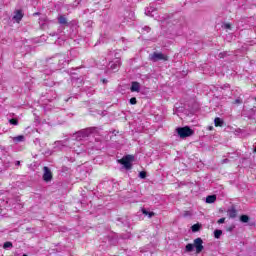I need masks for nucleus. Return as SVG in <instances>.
Wrapping results in <instances>:
<instances>
[{
	"label": "nucleus",
	"mask_w": 256,
	"mask_h": 256,
	"mask_svg": "<svg viewBox=\"0 0 256 256\" xmlns=\"http://www.w3.org/2000/svg\"><path fill=\"white\" fill-rule=\"evenodd\" d=\"M93 131H95V128H86L75 133L74 137L76 141H82V139L89 137V135H91Z\"/></svg>",
	"instance_id": "1"
},
{
	"label": "nucleus",
	"mask_w": 256,
	"mask_h": 256,
	"mask_svg": "<svg viewBox=\"0 0 256 256\" xmlns=\"http://www.w3.org/2000/svg\"><path fill=\"white\" fill-rule=\"evenodd\" d=\"M149 60L153 63H157V61H169V56L161 52H154L149 55Z\"/></svg>",
	"instance_id": "2"
},
{
	"label": "nucleus",
	"mask_w": 256,
	"mask_h": 256,
	"mask_svg": "<svg viewBox=\"0 0 256 256\" xmlns=\"http://www.w3.org/2000/svg\"><path fill=\"white\" fill-rule=\"evenodd\" d=\"M177 134L181 139H185L186 137H191L193 135V130L189 128V126L180 127L176 129Z\"/></svg>",
	"instance_id": "3"
},
{
	"label": "nucleus",
	"mask_w": 256,
	"mask_h": 256,
	"mask_svg": "<svg viewBox=\"0 0 256 256\" xmlns=\"http://www.w3.org/2000/svg\"><path fill=\"white\" fill-rule=\"evenodd\" d=\"M73 56V51H70L67 54H60L58 55V63L59 65H69L71 61V57Z\"/></svg>",
	"instance_id": "4"
},
{
	"label": "nucleus",
	"mask_w": 256,
	"mask_h": 256,
	"mask_svg": "<svg viewBox=\"0 0 256 256\" xmlns=\"http://www.w3.org/2000/svg\"><path fill=\"white\" fill-rule=\"evenodd\" d=\"M135 157L133 155L124 156L122 159L118 160V163L124 165L125 169H131V162L134 161Z\"/></svg>",
	"instance_id": "5"
},
{
	"label": "nucleus",
	"mask_w": 256,
	"mask_h": 256,
	"mask_svg": "<svg viewBox=\"0 0 256 256\" xmlns=\"http://www.w3.org/2000/svg\"><path fill=\"white\" fill-rule=\"evenodd\" d=\"M193 246L196 249V253H201V251L205 249V247L203 246V239L201 238L194 239Z\"/></svg>",
	"instance_id": "6"
},
{
	"label": "nucleus",
	"mask_w": 256,
	"mask_h": 256,
	"mask_svg": "<svg viewBox=\"0 0 256 256\" xmlns=\"http://www.w3.org/2000/svg\"><path fill=\"white\" fill-rule=\"evenodd\" d=\"M43 171H44L43 179L46 183H49V181L53 179V174L51 173V170L47 166H44Z\"/></svg>",
	"instance_id": "7"
},
{
	"label": "nucleus",
	"mask_w": 256,
	"mask_h": 256,
	"mask_svg": "<svg viewBox=\"0 0 256 256\" xmlns=\"http://www.w3.org/2000/svg\"><path fill=\"white\" fill-rule=\"evenodd\" d=\"M130 91L132 93H139L141 91V84H139V82H132Z\"/></svg>",
	"instance_id": "8"
},
{
	"label": "nucleus",
	"mask_w": 256,
	"mask_h": 256,
	"mask_svg": "<svg viewBox=\"0 0 256 256\" xmlns=\"http://www.w3.org/2000/svg\"><path fill=\"white\" fill-rule=\"evenodd\" d=\"M153 13H157V10L153 6L145 9V15H147L148 17H155V14Z\"/></svg>",
	"instance_id": "9"
},
{
	"label": "nucleus",
	"mask_w": 256,
	"mask_h": 256,
	"mask_svg": "<svg viewBox=\"0 0 256 256\" xmlns=\"http://www.w3.org/2000/svg\"><path fill=\"white\" fill-rule=\"evenodd\" d=\"M13 19L16 21V23H20L21 19H23V11L17 10L13 16Z\"/></svg>",
	"instance_id": "10"
},
{
	"label": "nucleus",
	"mask_w": 256,
	"mask_h": 256,
	"mask_svg": "<svg viewBox=\"0 0 256 256\" xmlns=\"http://www.w3.org/2000/svg\"><path fill=\"white\" fill-rule=\"evenodd\" d=\"M230 219H235V217H237V209H235V207H232L230 208L228 211H227Z\"/></svg>",
	"instance_id": "11"
},
{
	"label": "nucleus",
	"mask_w": 256,
	"mask_h": 256,
	"mask_svg": "<svg viewBox=\"0 0 256 256\" xmlns=\"http://www.w3.org/2000/svg\"><path fill=\"white\" fill-rule=\"evenodd\" d=\"M58 23L60 25H66V26H69V22H67V18L63 15L59 16L58 17Z\"/></svg>",
	"instance_id": "12"
},
{
	"label": "nucleus",
	"mask_w": 256,
	"mask_h": 256,
	"mask_svg": "<svg viewBox=\"0 0 256 256\" xmlns=\"http://www.w3.org/2000/svg\"><path fill=\"white\" fill-rule=\"evenodd\" d=\"M12 140L14 141V143H23V141H25V136L19 135V136L13 137Z\"/></svg>",
	"instance_id": "13"
},
{
	"label": "nucleus",
	"mask_w": 256,
	"mask_h": 256,
	"mask_svg": "<svg viewBox=\"0 0 256 256\" xmlns=\"http://www.w3.org/2000/svg\"><path fill=\"white\" fill-rule=\"evenodd\" d=\"M223 119L217 117L214 119V125L215 127H223Z\"/></svg>",
	"instance_id": "14"
},
{
	"label": "nucleus",
	"mask_w": 256,
	"mask_h": 256,
	"mask_svg": "<svg viewBox=\"0 0 256 256\" xmlns=\"http://www.w3.org/2000/svg\"><path fill=\"white\" fill-rule=\"evenodd\" d=\"M217 201V196L215 195H210L206 197V203H215Z\"/></svg>",
	"instance_id": "15"
},
{
	"label": "nucleus",
	"mask_w": 256,
	"mask_h": 256,
	"mask_svg": "<svg viewBox=\"0 0 256 256\" xmlns=\"http://www.w3.org/2000/svg\"><path fill=\"white\" fill-rule=\"evenodd\" d=\"M222 235H223V231H222V230L216 229V230L214 231V237H215V239H220Z\"/></svg>",
	"instance_id": "16"
},
{
	"label": "nucleus",
	"mask_w": 256,
	"mask_h": 256,
	"mask_svg": "<svg viewBox=\"0 0 256 256\" xmlns=\"http://www.w3.org/2000/svg\"><path fill=\"white\" fill-rule=\"evenodd\" d=\"M201 229V224H194L191 227V230L193 233H197V231H199Z\"/></svg>",
	"instance_id": "17"
},
{
	"label": "nucleus",
	"mask_w": 256,
	"mask_h": 256,
	"mask_svg": "<svg viewBox=\"0 0 256 256\" xmlns=\"http://www.w3.org/2000/svg\"><path fill=\"white\" fill-rule=\"evenodd\" d=\"M142 213H143V215H147L149 217V219H151V217L155 216L154 212H149V211H147L145 209H142Z\"/></svg>",
	"instance_id": "18"
},
{
	"label": "nucleus",
	"mask_w": 256,
	"mask_h": 256,
	"mask_svg": "<svg viewBox=\"0 0 256 256\" xmlns=\"http://www.w3.org/2000/svg\"><path fill=\"white\" fill-rule=\"evenodd\" d=\"M241 223H249V216L247 215H241L240 216Z\"/></svg>",
	"instance_id": "19"
},
{
	"label": "nucleus",
	"mask_w": 256,
	"mask_h": 256,
	"mask_svg": "<svg viewBox=\"0 0 256 256\" xmlns=\"http://www.w3.org/2000/svg\"><path fill=\"white\" fill-rule=\"evenodd\" d=\"M193 249H195L193 244H187L185 247L186 253H191L193 251Z\"/></svg>",
	"instance_id": "20"
},
{
	"label": "nucleus",
	"mask_w": 256,
	"mask_h": 256,
	"mask_svg": "<svg viewBox=\"0 0 256 256\" xmlns=\"http://www.w3.org/2000/svg\"><path fill=\"white\" fill-rule=\"evenodd\" d=\"M120 65H121V62L116 61V63L110 64V68H111V69H117V67H119Z\"/></svg>",
	"instance_id": "21"
},
{
	"label": "nucleus",
	"mask_w": 256,
	"mask_h": 256,
	"mask_svg": "<svg viewBox=\"0 0 256 256\" xmlns=\"http://www.w3.org/2000/svg\"><path fill=\"white\" fill-rule=\"evenodd\" d=\"M9 123L11 125H19V120L15 119V118H12L9 120Z\"/></svg>",
	"instance_id": "22"
},
{
	"label": "nucleus",
	"mask_w": 256,
	"mask_h": 256,
	"mask_svg": "<svg viewBox=\"0 0 256 256\" xmlns=\"http://www.w3.org/2000/svg\"><path fill=\"white\" fill-rule=\"evenodd\" d=\"M139 177H140V179H146V178H147V172L141 171V172L139 173Z\"/></svg>",
	"instance_id": "23"
},
{
	"label": "nucleus",
	"mask_w": 256,
	"mask_h": 256,
	"mask_svg": "<svg viewBox=\"0 0 256 256\" xmlns=\"http://www.w3.org/2000/svg\"><path fill=\"white\" fill-rule=\"evenodd\" d=\"M9 247H13V243H11V242H5L4 245H3V248H4V249H9Z\"/></svg>",
	"instance_id": "24"
},
{
	"label": "nucleus",
	"mask_w": 256,
	"mask_h": 256,
	"mask_svg": "<svg viewBox=\"0 0 256 256\" xmlns=\"http://www.w3.org/2000/svg\"><path fill=\"white\" fill-rule=\"evenodd\" d=\"M130 105H137V98L132 97V98L130 99Z\"/></svg>",
	"instance_id": "25"
},
{
	"label": "nucleus",
	"mask_w": 256,
	"mask_h": 256,
	"mask_svg": "<svg viewBox=\"0 0 256 256\" xmlns=\"http://www.w3.org/2000/svg\"><path fill=\"white\" fill-rule=\"evenodd\" d=\"M54 145H56V147H64V146H65V145L63 144V142H61V141L55 142Z\"/></svg>",
	"instance_id": "26"
},
{
	"label": "nucleus",
	"mask_w": 256,
	"mask_h": 256,
	"mask_svg": "<svg viewBox=\"0 0 256 256\" xmlns=\"http://www.w3.org/2000/svg\"><path fill=\"white\" fill-rule=\"evenodd\" d=\"M234 103L236 105H241V103H243V100H241L240 98H237Z\"/></svg>",
	"instance_id": "27"
},
{
	"label": "nucleus",
	"mask_w": 256,
	"mask_h": 256,
	"mask_svg": "<svg viewBox=\"0 0 256 256\" xmlns=\"http://www.w3.org/2000/svg\"><path fill=\"white\" fill-rule=\"evenodd\" d=\"M217 223H218L219 225L225 223V218H220V219L217 221Z\"/></svg>",
	"instance_id": "28"
},
{
	"label": "nucleus",
	"mask_w": 256,
	"mask_h": 256,
	"mask_svg": "<svg viewBox=\"0 0 256 256\" xmlns=\"http://www.w3.org/2000/svg\"><path fill=\"white\" fill-rule=\"evenodd\" d=\"M143 29V31H147V33H149V31H151V28L150 27H148V26H145L144 28H142Z\"/></svg>",
	"instance_id": "29"
},
{
	"label": "nucleus",
	"mask_w": 256,
	"mask_h": 256,
	"mask_svg": "<svg viewBox=\"0 0 256 256\" xmlns=\"http://www.w3.org/2000/svg\"><path fill=\"white\" fill-rule=\"evenodd\" d=\"M225 55H227V52H222V53L219 54V57H220L221 59H223V57H225Z\"/></svg>",
	"instance_id": "30"
},
{
	"label": "nucleus",
	"mask_w": 256,
	"mask_h": 256,
	"mask_svg": "<svg viewBox=\"0 0 256 256\" xmlns=\"http://www.w3.org/2000/svg\"><path fill=\"white\" fill-rule=\"evenodd\" d=\"M41 21H43V23H45V22L47 21V17L44 16V17L40 18V22H41Z\"/></svg>",
	"instance_id": "31"
},
{
	"label": "nucleus",
	"mask_w": 256,
	"mask_h": 256,
	"mask_svg": "<svg viewBox=\"0 0 256 256\" xmlns=\"http://www.w3.org/2000/svg\"><path fill=\"white\" fill-rule=\"evenodd\" d=\"M224 27L225 29H231V24H225Z\"/></svg>",
	"instance_id": "32"
},
{
	"label": "nucleus",
	"mask_w": 256,
	"mask_h": 256,
	"mask_svg": "<svg viewBox=\"0 0 256 256\" xmlns=\"http://www.w3.org/2000/svg\"><path fill=\"white\" fill-rule=\"evenodd\" d=\"M225 163H229V159H227V158H226V159H223V160H222V164H225Z\"/></svg>",
	"instance_id": "33"
},
{
	"label": "nucleus",
	"mask_w": 256,
	"mask_h": 256,
	"mask_svg": "<svg viewBox=\"0 0 256 256\" xmlns=\"http://www.w3.org/2000/svg\"><path fill=\"white\" fill-rule=\"evenodd\" d=\"M188 215H191V212L186 211V212L184 213V217H187Z\"/></svg>",
	"instance_id": "34"
},
{
	"label": "nucleus",
	"mask_w": 256,
	"mask_h": 256,
	"mask_svg": "<svg viewBox=\"0 0 256 256\" xmlns=\"http://www.w3.org/2000/svg\"><path fill=\"white\" fill-rule=\"evenodd\" d=\"M250 113H252V115H255V109L254 108L250 109Z\"/></svg>",
	"instance_id": "35"
},
{
	"label": "nucleus",
	"mask_w": 256,
	"mask_h": 256,
	"mask_svg": "<svg viewBox=\"0 0 256 256\" xmlns=\"http://www.w3.org/2000/svg\"><path fill=\"white\" fill-rule=\"evenodd\" d=\"M45 155H51V151L50 150L46 151Z\"/></svg>",
	"instance_id": "36"
},
{
	"label": "nucleus",
	"mask_w": 256,
	"mask_h": 256,
	"mask_svg": "<svg viewBox=\"0 0 256 256\" xmlns=\"http://www.w3.org/2000/svg\"><path fill=\"white\" fill-rule=\"evenodd\" d=\"M33 15H34V16H35V15H41V13H39V12H36V13H34Z\"/></svg>",
	"instance_id": "37"
},
{
	"label": "nucleus",
	"mask_w": 256,
	"mask_h": 256,
	"mask_svg": "<svg viewBox=\"0 0 256 256\" xmlns=\"http://www.w3.org/2000/svg\"><path fill=\"white\" fill-rule=\"evenodd\" d=\"M209 131H213V126H210V127H209Z\"/></svg>",
	"instance_id": "38"
},
{
	"label": "nucleus",
	"mask_w": 256,
	"mask_h": 256,
	"mask_svg": "<svg viewBox=\"0 0 256 256\" xmlns=\"http://www.w3.org/2000/svg\"><path fill=\"white\" fill-rule=\"evenodd\" d=\"M16 165H21V162H20V161H17V162H16Z\"/></svg>",
	"instance_id": "39"
},
{
	"label": "nucleus",
	"mask_w": 256,
	"mask_h": 256,
	"mask_svg": "<svg viewBox=\"0 0 256 256\" xmlns=\"http://www.w3.org/2000/svg\"><path fill=\"white\" fill-rule=\"evenodd\" d=\"M227 231H233V228H228Z\"/></svg>",
	"instance_id": "40"
},
{
	"label": "nucleus",
	"mask_w": 256,
	"mask_h": 256,
	"mask_svg": "<svg viewBox=\"0 0 256 256\" xmlns=\"http://www.w3.org/2000/svg\"><path fill=\"white\" fill-rule=\"evenodd\" d=\"M254 153H256V146H255V148H254Z\"/></svg>",
	"instance_id": "41"
},
{
	"label": "nucleus",
	"mask_w": 256,
	"mask_h": 256,
	"mask_svg": "<svg viewBox=\"0 0 256 256\" xmlns=\"http://www.w3.org/2000/svg\"><path fill=\"white\" fill-rule=\"evenodd\" d=\"M23 256H27V254H23Z\"/></svg>",
	"instance_id": "42"
},
{
	"label": "nucleus",
	"mask_w": 256,
	"mask_h": 256,
	"mask_svg": "<svg viewBox=\"0 0 256 256\" xmlns=\"http://www.w3.org/2000/svg\"><path fill=\"white\" fill-rule=\"evenodd\" d=\"M255 99V101H256V98H254Z\"/></svg>",
	"instance_id": "43"
},
{
	"label": "nucleus",
	"mask_w": 256,
	"mask_h": 256,
	"mask_svg": "<svg viewBox=\"0 0 256 256\" xmlns=\"http://www.w3.org/2000/svg\"><path fill=\"white\" fill-rule=\"evenodd\" d=\"M255 99V101H256V98H254Z\"/></svg>",
	"instance_id": "44"
}]
</instances>
